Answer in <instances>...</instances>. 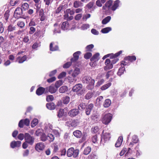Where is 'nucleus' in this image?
<instances>
[{
	"instance_id": "obj_1",
	"label": "nucleus",
	"mask_w": 159,
	"mask_h": 159,
	"mask_svg": "<svg viewBox=\"0 0 159 159\" xmlns=\"http://www.w3.org/2000/svg\"><path fill=\"white\" fill-rule=\"evenodd\" d=\"M83 83L88 84L87 88L89 89H93L95 83V80L90 76L84 77L82 79Z\"/></svg>"
},
{
	"instance_id": "obj_2",
	"label": "nucleus",
	"mask_w": 159,
	"mask_h": 159,
	"mask_svg": "<svg viewBox=\"0 0 159 159\" xmlns=\"http://www.w3.org/2000/svg\"><path fill=\"white\" fill-rule=\"evenodd\" d=\"M79 153V149H75L74 148L71 147L67 150V156L69 157H70L73 156L74 158H76L78 157Z\"/></svg>"
},
{
	"instance_id": "obj_3",
	"label": "nucleus",
	"mask_w": 159,
	"mask_h": 159,
	"mask_svg": "<svg viewBox=\"0 0 159 159\" xmlns=\"http://www.w3.org/2000/svg\"><path fill=\"white\" fill-rule=\"evenodd\" d=\"M112 118L111 114L108 113L105 115L102 118V120L103 123L107 125L111 121Z\"/></svg>"
},
{
	"instance_id": "obj_4",
	"label": "nucleus",
	"mask_w": 159,
	"mask_h": 159,
	"mask_svg": "<svg viewBox=\"0 0 159 159\" xmlns=\"http://www.w3.org/2000/svg\"><path fill=\"white\" fill-rule=\"evenodd\" d=\"M104 131H102V134L103 135H101V143L103 144L107 141L109 140L111 138L110 134L109 133H105L103 134Z\"/></svg>"
},
{
	"instance_id": "obj_5",
	"label": "nucleus",
	"mask_w": 159,
	"mask_h": 159,
	"mask_svg": "<svg viewBox=\"0 0 159 159\" xmlns=\"http://www.w3.org/2000/svg\"><path fill=\"white\" fill-rule=\"evenodd\" d=\"M25 140L30 145H32L34 141V138L33 136H31L29 133H25Z\"/></svg>"
},
{
	"instance_id": "obj_6",
	"label": "nucleus",
	"mask_w": 159,
	"mask_h": 159,
	"mask_svg": "<svg viewBox=\"0 0 159 159\" xmlns=\"http://www.w3.org/2000/svg\"><path fill=\"white\" fill-rule=\"evenodd\" d=\"M23 14V11L20 7H17L15 10L14 15V17L17 19L21 18Z\"/></svg>"
},
{
	"instance_id": "obj_7",
	"label": "nucleus",
	"mask_w": 159,
	"mask_h": 159,
	"mask_svg": "<svg viewBox=\"0 0 159 159\" xmlns=\"http://www.w3.org/2000/svg\"><path fill=\"white\" fill-rule=\"evenodd\" d=\"M30 120L28 119L21 120L19 123V127L20 128L23 127L24 125L28 126L30 125Z\"/></svg>"
},
{
	"instance_id": "obj_8",
	"label": "nucleus",
	"mask_w": 159,
	"mask_h": 159,
	"mask_svg": "<svg viewBox=\"0 0 159 159\" xmlns=\"http://www.w3.org/2000/svg\"><path fill=\"white\" fill-rule=\"evenodd\" d=\"M57 89L55 87L54 85L52 84L49 87L46 88V93L48 92L51 93H55L57 91Z\"/></svg>"
},
{
	"instance_id": "obj_9",
	"label": "nucleus",
	"mask_w": 159,
	"mask_h": 159,
	"mask_svg": "<svg viewBox=\"0 0 159 159\" xmlns=\"http://www.w3.org/2000/svg\"><path fill=\"white\" fill-rule=\"evenodd\" d=\"M82 85L81 84H78L74 86L72 89V90L74 92L78 93V94H80V92L81 91Z\"/></svg>"
},
{
	"instance_id": "obj_10",
	"label": "nucleus",
	"mask_w": 159,
	"mask_h": 159,
	"mask_svg": "<svg viewBox=\"0 0 159 159\" xmlns=\"http://www.w3.org/2000/svg\"><path fill=\"white\" fill-rule=\"evenodd\" d=\"M80 69L78 68H76L73 72L72 70H71L68 73L69 74H71V76H72L76 77L80 74Z\"/></svg>"
},
{
	"instance_id": "obj_11",
	"label": "nucleus",
	"mask_w": 159,
	"mask_h": 159,
	"mask_svg": "<svg viewBox=\"0 0 159 159\" xmlns=\"http://www.w3.org/2000/svg\"><path fill=\"white\" fill-rule=\"evenodd\" d=\"M79 111L78 109H74L70 110L68 112V115L71 117H74L76 116L79 114Z\"/></svg>"
},
{
	"instance_id": "obj_12",
	"label": "nucleus",
	"mask_w": 159,
	"mask_h": 159,
	"mask_svg": "<svg viewBox=\"0 0 159 159\" xmlns=\"http://www.w3.org/2000/svg\"><path fill=\"white\" fill-rule=\"evenodd\" d=\"M45 146L43 143H37L35 146L36 150L39 152L43 150Z\"/></svg>"
},
{
	"instance_id": "obj_13",
	"label": "nucleus",
	"mask_w": 159,
	"mask_h": 159,
	"mask_svg": "<svg viewBox=\"0 0 159 159\" xmlns=\"http://www.w3.org/2000/svg\"><path fill=\"white\" fill-rule=\"evenodd\" d=\"M21 144V142L20 141H12L11 143V147L12 148H18L20 146Z\"/></svg>"
},
{
	"instance_id": "obj_14",
	"label": "nucleus",
	"mask_w": 159,
	"mask_h": 159,
	"mask_svg": "<svg viewBox=\"0 0 159 159\" xmlns=\"http://www.w3.org/2000/svg\"><path fill=\"white\" fill-rule=\"evenodd\" d=\"M93 107V105L92 103H91L87 106L85 108V113L87 115H89L90 114Z\"/></svg>"
},
{
	"instance_id": "obj_15",
	"label": "nucleus",
	"mask_w": 159,
	"mask_h": 159,
	"mask_svg": "<svg viewBox=\"0 0 159 159\" xmlns=\"http://www.w3.org/2000/svg\"><path fill=\"white\" fill-rule=\"evenodd\" d=\"M80 53L81 52L80 51H77L74 53L73 54L74 57L71 59V62H74L77 60L79 58V55Z\"/></svg>"
},
{
	"instance_id": "obj_16",
	"label": "nucleus",
	"mask_w": 159,
	"mask_h": 159,
	"mask_svg": "<svg viewBox=\"0 0 159 159\" xmlns=\"http://www.w3.org/2000/svg\"><path fill=\"white\" fill-rule=\"evenodd\" d=\"M120 2L119 0H116L113 3V6L111 7V9L112 11H115L119 7V4Z\"/></svg>"
},
{
	"instance_id": "obj_17",
	"label": "nucleus",
	"mask_w": 159,
	"mask_h": 159,
	"mask_svg": "<svg viewBox=\"0 0 159 159\" xmlns=\"http://www.w3.org/2000/svg\"><path fill=\"white\" fill-rule=\"evenodd\" d=\"M84 4L81 1L76 0L73 3V7L75 8H78L83 6Z\"/></svg>"
},
{
	"instance_id": "obj_18",
	"label": "nucleus",
	"mask_w": 159,
	"mask_h": 159,
	"mask_svg": "<svg viewBox=\"0 0 159 159\" xmlns=\"http://www.w3.org/2000/svg\"><path fill=\"white\" fill-rule=\"evenodd\" d=\"M45 91L46 92V88L40 87L37 89L36 93L38 95H42Z\"/></svg>"
},
{
	"instance_id": "obj_19",
	"label": "nucleus",
	"mask_w": 159,
	"mask_h": 159,
	"mask_svg": "<svg viewBox=\"0 0 159 159\" xmlns=\"http://www.w3.org/2000/svg\"><path fill=\"white\" fill-rule=\"evenodd\" d=\"M58 49V47L57 45L54 44L53 42L50 43V50L52 51L57 50Z\"/></svg>"
},
{
	"instance_id": "obj_20",
	"label": "nucleus",
	"mask_w": 159,
	"mask_h": 159,
	"mask_svg": "<svg viewBox=\"0 0 159 159\" xmlns=\"http://www.w3.org/2000/svg\"><path fill=\"white\" fill-rule=\"evenodd\" d=\"M113 1L112 0H110L106 2L105 6H103L102 7L103 9L104 10H106V8L107 7L108 9H109L110 8L111 6Z\"/></svg>"
},
{
	"instance_id": "obj_21",
	"label": "nucleus",
	"mask_w": 159,
	"mask_h": 159,
	"mask_svg": "<svg viewBox=\"0 0 159 159\" xmlns=\"http://www.w3.org/2000/svg\"><path fill=\"white\" fill-rule=\"evenodd\" d=\"M99 54L98 53H97L94 54L93 57L91 58L90 60L91 61L96 62L99 59Z\"/></svg>"
},
{
	"instance_id": "obj_22",
	"label": "nucleus",
	"mask_w": 159,
	"mask_h": 159,
	"mask_svg": "<svg viewBox=\"0 0 159 159\" xmlns=\"http://www.w3.org/2000/svg\"><path fill=\"white\" fill-rule=\"evenodd\" d=\"M69 23L67 21L63 22L61 26L62 29L64 30H68L69 29Z\"/></svg>"
},
{
	"instance_id": "obj_23",
	"label": "nucleus",
	"mask_w": 159,
	"mask_h": 159,
	"mask_svg": "<svg viewBox=\"0 0 159 159\" xmlns=\"http://www.w3.org/2000/svg\"><path fill=\"white\" fill-rule=\"evenodd\" d=\"M46 107L48 109L52 110L55 109V105L53 102H50L46 104Z\"/></svg>"
},
{
	"instance_id": "obj_24",
	"label": "nucleus",
	"mask_w": 159,
	"mask_h": 159,
	"mask_svg": "<svg viewBox=\"0 0 159 159\" xmlns=\"http://www.w3.org/2000/svg\"><path fill=\"white\" fill-rule=\"evenodd\" d=\"M9 5H8L7 6V9H8V10H7L5 12V13L4 14V19L6 21V22H7V21H8V18L9 17V16H10V14H9V13H10V11L9 9Z\"/></svg>"
},
{
	"instance_id": "obj_25",
	"label": "nucleus",
	"mask_w": 159,
	"mask_h": 159,
	"mask_svg": "<svg viewBox=\"0 0 159 159\" xmlns=\"http://www.w3.org/2000/svg\"><path fill=\"white\" fill-rule=\"evenodd\" d=\"M122 137L121 136L119 137L115 144V146L116 147H119L120 146L122 143Z\"/></svg>"
},
{
	"instance_id": "obj_26",
	"label": "nucleus",
	"mask_w": 159,
	"mask_h": 159,
	"mask_svg": "<svg viewBox=\"0 0 159 159\" xmlns=\"http://www.w3.org/2000/svg\"><path fill=\"white\" fill-rule=\"evenodd\" d=\"M77 120H71L69 122V126H70L75 127L78 125V122Z\"/></svg>"
},
{
	"instance_id": "obj_27",
	"label": "nucleus",
	"mask_w": 159,
	"mask_h": 159,
	"mask_svg": "<svg viewBox=\"0 0 159 159\" xmlns=\"http://www.w3.org/2000/svg\"><path fill=\"white\" fill-rule=\"evenodd\" d=\"M54 26L55 27V29L53 31L54 34L60 33L61 32L60 26L58 25L57 24H54Z\"/></svg>"
},
{
	"instance_id": "obj_28",
	"label": "nucleus",
	"mask_w": 159,
	"mask_h": 159,
	"mask_svg": "<svg viewBox=\"0 0 159 159\" xmlns=\"http://www.w3.org/2000/svg\"><path fill=\"white\" fill-rule=\"evenodd\" d=\"M45 28H43L41 30H40L39 31V33L38 32H35L34 34V35H38L39 34L40 37H43L44 36V35L45 33Z\"/></svg>"
},
{
	"instance_id": "obj_29",
	"label": "nucleus",
	"mask_w": 159,
	"mask_h": 159,
	"mask_svg": "<svg viewBox=\"0 0 159 159\" xmlns=\"http://www.w3.org/2000/svg\"><path fill=\"white\" fill-rule=\"evenodd\" d=\"M52 128V125L51 124L48 123L46 124L45 126V129L46 131L47 132H48L51 131Z\"/></svg>"
},
{
	"instance_id": "obj_30",
	"label": "nucleus",
	"mask_w": 159,
	"mask_h": 159,
	"mask_svg": "<svg viewBox=\"0 0 159 159\" xmlns=\"http://www.w3.org/2000/svg\"><path fill=\"white\" fill-rule=\"evenodd\" d=\"M73 134L75 137L77 138H81L82 135L81 132L79 130L74 131L73 133Z\"/></svg>"
},
{
	"instance_id": "obj_31",
	"label": "nucleus",
	"mask_w": 159,
	"mask_h": 159,
	"mask_svg": "<svg viewBox=\"0 0 159 159\" xmlns=\"http://www.w3.org/2000/svg\"><path fill=\"white\" fill-rule=\"evenodd\" d=\"M111 104V100L109 99L105 100L103 103V106L105 107H108Z\"/></svg>"
},
{
	"instance_id": "obj_32",
	"label": "nucleus",
	"mask_w": 159,
	"mask_h": 159,
	"mask_svg": "<svg viewBox=\"0 0 159 159\" xmlns=\"http://www.w3.org/2000/svg\"><path fill=\"white\" fill-rule=\"evenodd\" d=\"M68 90V87L66 86H63L59 89V91L60 93H63L67 91Z\"/></svg>"
},
{
	"instance_id": "obj_33",
	"label": "nucleus",
	"mask_w": 159,
	"mask_h": 159,
	"mask_svg": "<svg viewBox=\"0 0 159 159\" xmlns=\"http://www.w3.org/2000/svg\"><path fill=\"white\" fill-rule=\"evenodd\" d=\"M111 17L108 16L104 18L102 21V23L103 25H105L109 22L111 20Z\"/></svg>"
},
{
	"instance_id": "obj_34",
	"label": "nucleus",
	"mask_w": 159,
	"mask_h": 159,
	"mask_svg": "<svg viewBox=\"0 0 159 159\" xmlns=\"http://www.w3.org/2000/svg\"><path fill=\"white\" fill-rule=\"evenodd\" d=\"M98 157L95 152H92L89 155L88 157V159H98Z\"/></svg>"
},
{
	"instance_id": "obj_35",
	"label": "nucleus",
	"mask_w": 159,
	"mask_h": 159,
	"mask_svg": "<svg viewBox=\"0 0 159 159\" xmlns=\"http://www.w3.org/2000/svg\"><path fill=\"white\" fill-rule=\"evenodd\" d=\"M91 150V148L90 147L88 146L85 148L84 149L83 152V154L85 155H87L90 153Z\"/></svg>"
},
{
	"instance_id": "obj_36",
	"label": "nucleus",
	"mask_w": 159,
	"mask_h": 159,
	"mask_svg": "<svg viewBox=\"0 0 159 159\" xmlns=\"http://www.w3.org/2000/svg\"><path fill=\"white\" fill-rule=\"evenodd\" d=\"M112 29L111 27H107L102 29L101 32L103 34H106L108 33L109 32L111 31Z\"/></svg>"
},
{
	"instance_id": "obj_37",
	"label": "nucleus",
	"mask_w": 159,
	"mask_h": 159,
	"mask_svg": "<svg viewBox=\"0 0 159 159\" xmlns=\"http://www.w3.org/2000/svg\"><path fill=\"white\" fill-rule=\"evenodd\" d=\"M27 58V57L26 55H24L22 57H19L18 58V62L20 63H22L26 60Z\"/></svg>"
},
{
	"instance_id": "obj_38",
	"label": "nucleus",
	"mask_w": 159,
	"mask_h": 159,
	"mask_svg": "<svg viewBox=\"0 0 159 159\" xmlns=\"http://www.w3.org/2000/svg\"><path fill=\"white\" fill-rule=\"evenodd\" d=\"M65 115L64 110L62 109H60L59 110L57 113V117L60 118L62 117Z\"/></svg>"
},
{
	"instance_id": "obj_39",
	"label": "nucleus",
	"mask_w": 159,
	"mask_h": 159,
	"mask_svg": "<svg viewBox=\"0 0 159 159\" xmlns=\"http://www.w3.org/2000/svg\"><path fill=\"white\" fill-rule=\"evenodd\" d=\"M54 136L52 134H48L47 136V140L49 142H51L53 141L54 139Z\"/></svg>"
},
{
	"instance_id": "obj_40",
	"label": "nucleus",
	"mask_w": 159,
	"mask_h": 159,
	"mask_svg": "<svg viewBox=\"0 0 159 159\" xmlns=\"http://www.w3.org/2000/svg\"><path fill=\"white\" fill-rule=\"evenodd\" d=\"M70 98L68 96L64 97L62 98L63 103L65 104H67L69 102Z\"/></svg>"
},
{
	"instance_id": "obj_41",
	"label": "nucleus",
	"mask_w": 159,
	"mask_h": 159,
	"mask_svg": "<svg viewBox=\"0 0 159 159\" xmlns=\"http://www.w3.org/2000/svg\"><path fill=\"white\" fill-rule=\"evenodd\" d=\"M17 25L21 29L23 28L25 25L24 22L21 20H19L18 21Z\"/></svg>"
},
{
	"instance_id": "obj_42",
	"label": "nucleus",
	"mask_w": 159,
	"mask_h": 159,
	"mask_svg": "<svg viewBox=\"0 0 159 159\" xmlns=\"http://www.w3.org/2000/svg\"><path fill=\"white\" fill-rule=\"evenodd\" d=\"M111 83H108L102 86L101 87V89L102 90H105L109 88L111 86Z\"/></svg>"
},
{
	"instance_id": "obj_43",
	"label": "nucleus",
	"mask_w": 159,
	"mask_h": 159,
	"mask_svg": "<svg viewBox=\"0 0 159 159\" xmlns=\"http://www.w3.org/2000/svg\"><path fill=\"white\" fill-rule=\"evenodd\" d=\"M10 44V43L9 42L4 43L3 44V49H5V50L9 52Z\"/></svg>"
},
{
	"instance_id": "obj_44",
	"label": "nucleus",
	"mask_w": 159,
	"mask_h": 159,
	"mask_svg": "<svg viewBox=\"0 0 159 159\" xmlns=\"http://www.w3.org/2000/svg\"><path fill=\"white\" fill-rule=\"evenodd\" d=\"M87 106H86L85 103L83 102L80 104L78 106V108L80 110H83L86 108Z\"/></svg>"
},
{
	"instance_id": "obj_45",
	"label": "nucleus",
	"mask_w": 159,
	"mask_h": 159,
	"mask_svg": "<svg viewBox=\"0 0 159 159\" xmlns=\"http://www.w3.org/2000/svg\"><path fill=\"white\" fill-rule=\"evenodd\" d=\"M90 25L88 24H84L82 25L80 29L82 30H85L89 28Z\"/></svg>"
},
{
	"instance_id": "obj_46",
	"label": "nucleus",
	"mask_w": 159,
	"mask_h": 159,
	"mask_svg": "<svg viewBox=\"0 0 159 159\" xmlns=\"http://www.w3.org/2000/svg\"><path fill=\"white\" fill-rule=\"evenodd\" d=\"M29 7L28 4L27 3H25L22 4L21 9L23 11H25L28 9Z\"/></svg>"
},
{
	"instance_id": "obj_47",
	"label": "nucleus",
	"mask_w": 159,
	"mask_h": 159,
	"mask_svg": "<svg viewBox=\"0 0 159 159\" xmlns=\"http://www.w3.org/2000/svg\"><path fill=\"white\" fill-rule=\"evenodd\" d=\"M38 123V120L37 119H34L31 122V126L33 128Z\"/></svg>"
},
{
	"instance_id": "obj_48",
	"label": "nucleus",
	"mask_w": 159,
	"mask_h": 159,
	"mask_svg": "<svg viewBox=\"0 0 159 159\" xmlns=\"http://www.w3.org/2000/svg\"><path fill=\"white\" fill-rule=\"evenodd\" d=\"M63 83L62 81L61 80H60L56 81L55 84V87L57 89H58L60 86L62 85Z\"/></svg>"
},
{
	"instance_id": "obj_49",
	"label": "nucleus",
	"mask_w": 159,
	"mask_h": 159,
	"mask_svg": "<svg viewBox=\"0 0 159 159\" xmlns=\"http://www.w3.org/2000/svg\"><path fill=\"white\" fill-rule=\"evenodd\" d=\"M125 70V68L124 66L120 68L117 72V75L119 76H120L124 73Z\"/></svg>"
},
{
	"instance_id": "obj_50",
	"label": "nucleus",
	"mask_w": 159,
	"mask_h": 159,
	"mask_svg": "<svg viewBox=\"0 0 159 159\" xmlns=\"http://www.w3.org/2000/svg\"><path fill=\"white\" fill-rule=\"evenodd\" d=\"M40 139L42 141H45L47 140V136L46 135L45 133H43L40 136Z\"/></svg>"
},
{
	"instance_id": "obj_51",
	"label": "nucleus",
	"mask_w": 159,
	"mask_h": 159,
	"mask_svg": "<svg viewBox=\"0 0 159 159\" xmlns=\"http://www.w3.org/2000/svg\"><path fill=\"white\" fill-rule=\"evenodd\" d=\"M43 133V130L41 129H39L35 132V135L38 136H41Z\"/></svg>"
},
{
	"instance_id": "obj_52",
	"label": "nucleus",
	"mask_w": 159,
	"mask_h": 159,
	"mask_svg": "<svg viewBox=\"0 0 159 159\" xmlns=\"http://www.w3.org/2000/svg\"><path fill=\"white\" fill-rule=\"evenodd\" d=\"M126 58L131 62L134 61L136 60V57L134 56H128L126 57Z\"/></svg>"
},
{
	"instance_id": "obj_53",
	"label": "nucleus",
	"mask_w": 159,
	"mask_h": 159,
	"mask_svg": "<svg viewBox=\"0 0 159 159\" xmlns=\"http://www.w3.org/2000/svg\"><path fill=\"white\" fill-rule=\"evenodd\" d=\"M113 67V65L112 63H110L105 66L104 67V69L105 70H108L112 69Z\"/></svg>"
},
{
	"instance_id": "obj_54",
	"label": "nucleus",
	"mask_w": 159,
	"mask_h": 159,
	"mask_svg": "<svg viewBox=\"0 0 159 159\" xmlns=\"http://www.w3.org/2000/svg\"><path fill=\"white\" fill-rule=\"evenodd\" d=\"M92 142L94 143H97L98 141V139L97 135H95L92 138Z\"/></svg>"
},
{
	"instance_id": "obj_55",
	"label": "nucleus",
	"mask_w": 159,
	"mask_h": 159,
	"mask_svg": "<svg viewBox=\"0 0 159 159\" xmlns=\"http://www.w3.org/2000/svg\"><path fill=\"white\" fill-rule=\"evenodd\" d=\"M64 13H67L72 15L74 14L75 11L73 10H71L70 9H67L64 11Z\"/></svg>"
},
{
	"instance_id": "obj_56",
	"label": "nucleus",
	"mask_w": 159,
	"mask_h": 159,
	"mask_svg": "<svg viewBox=\"0 0 159 159\" xmlns=\"http://www.w3.org/2000/svg\"><path fill=\"white\" fill-rule=\"evenodd\" d=\"M94 45L93 44L88 45L85 48L86 51H91Z\"/></svg>"
},
{
	"instance_id": "obj_57",
	"label": "nucleus",
	"mask_w": 159,
	"mask_h": 159,
	"mask_svg": "<svg viewBox=\"0 0 159 159\" xmlns=\"http://www.w3.org/2000/svg\"><path fill=\"white\" fill-rule=\"evenodd\" d=\"M91 130L93 133H96L99 130V129L97 126L93 127L92 128Z\"/></svg>"
},
{
	"instance_id": "obj_58",
	"label": "nucleus",
	"mask_w": 159,
	"mask_h": 159,
	"mask_svg": "<svg viewBox=\"0 0 159 159\" xmlns=\"http://www.w3.org/2000/svg\"><path fill=\"white\" fill-rule=\"evenodd\" d=\"M139 141L138 137L136 135H134L132 136V142L134 143H137Z\"/></svg>"
},
{
	"instance_id": "obj_59",
	"label": "nucleus",
	"mask_w": 159,
	"mask_h": 159,
	"mask_svg": "<svg viewBox=\"0 0 159 159\" xmlns=\"http://www.w3.org/2000/svg\"><path fill=\"white\" fill-rule=\"evenodd\" d=\"M103 99V97L102 96H100L98 97L96 100L97 103H98V104H101L102 102V101Z\"/></svg>"
},
{
	"instance_id": "obj_60",
	"label": "nucleus",
	"mask_w": 159,
	"mask_h": 159,
	"mask_svg": "<svg viewBox=\"0 0 159 159\" xmlns=\"http://www.w3.org/2000/svg\"><path fill=\"white\" fill-rule=\"evenodd\" d=\"M36 31V29L33 26H31L30 28L29 34H33Z\"/></svg>"
},
{
	"instance_id": "obj_61",
	"label": "nucleus",
	"mask_w": 159,
	"mask_h": 159,
	"mask_svg": "<svg viewBox=\"0 0 159 159\" xmlns=\"http://www.w3.org/2000/svg\"><path fill=\"white\" fill-rule=\"evenodd\" d=\"M91 120H93L95 122L98 120V116L96 114H93L91 117Z\"/></svg>"
},
{
	"instance_id": "obj_62",
	"label": "nucleus",
	"mask_w": 159,
	"mask_h": 159,
	"mask_svg": "<svg viewBox=\"0 0 159 159\" xmlns=\"http://www.w3.org/2000/svg\"><path fill=\"white\" fill-rule=\"evenodd\" d=\"M73 62H72L71 61L70 62H68L64 65L63 67L64 68H68Z\"/></svg>"
},
{
	"instance_id": "obj_63",
	"label": "nucleus",
	"mask_w": 159,
	"mask_h": 159,
	"mask_svg": "<svg viewBox=\"0 0 159 159\" xmlns=\"http://www.w3.org/2000/svg\"><path fill=\"white\" fill-rule=\"evenodd\" d=\"M92 94L91 92H89L85 95V98L86 99L88 100L92 98Z\"/></svg>"
},
{
	"instance_id": "obj_64",
	"label": "nucleus",
	"mask_w": 159,
	"mask_h": 159,
	"mask_svg": "<svg viewBox=\"0 0 159 159\" xmlns=\"http://www.w3.org/2000/svg\"><path fill=\"white\" fill-rule=\"evenodd\" d=\"M93 4L94 3L93 2H91L86 5V7L89 9H90L93 7Z\"/></svg>"
}]
</instances>
